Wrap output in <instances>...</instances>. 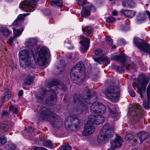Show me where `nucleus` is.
I'll list each match as a JSON object with an SVG mask.
<instances>
[{"instance_id":"nucleus-1","label":"nucleus","mask_w":150,"mask_h":150,"mask_svg":"<svg viewBox=\"0 0 150 150\" xmlns=\"http://www.w3.org/2000/svg\"><path fill=\"white\" fill-rule=\"evenodd\" d=\"M40 117L42 119L50 121L49 118L51 117L54 119V122L52 123L54 127L58 128L59 127V124L62 122L61 118L57 115L53 113L46 107H44L41 108L38 112Z\"/></svg>"},{"instance_id":"nucleus-2","label":"nucleus","mask_w":150,"mask_h":150,"mask_svg":"<svg viewBox=\"0 0 150 150\" xmlns=\"http://www.w3.org/2000/svg\"><path fill=\"white\" fill-rule=\"evenodd\" d=\"M20 64L24 68H27L31 64L34 59L33 54L31 50L20 51L19 53Z\"/></svg>"},{"instance_id":"nucleus-3","label":"nucleus","mask_w":150,"mask_h":150,"mask_svg":"<svg viewBox=\"0 0 150 150\" xmlns=\"http://www.w3.org/2000/svg\"><path fill=\"white\" fill-rule=\"evenodd\" d=\"M83 64L82 62H79L75 66L72 68L70 73L71 78L76 83H81L84 80L85 76L84 74L79 77L78 73H80L83 69Z\"/></svg>"},{"instance_id":"nucleus-4","label":"nucleus","mask_w":150,"mask_h":150,"mask_svg":"<svg viewBox=\"0 0 150 150\" xmlns=\"http://www.w3.org/2000/svg\"><path fill=\"white\" fill-rule=\"evenodd\" d=\"M149 82L148 79L146 78L145 75L141 74L138 79L137 82H134L133 83V87L137 88L141 98H142V93L145 92L146 86Z\"/></svg>"},{"instance_id":"nucleus-5","label":"nucleus","mask_w":150,"mask_h":150,"mask_svg":"<svg viewBox=\"0 0 150 150\" xmlns=\"http://www.w3.org/2000/svg\"><path fill=\"white\" fill-rule=\"evenodd\" d=\"M105 96L113 102H117L120 97V89L117 86H111L105 91Z\"/></svg>"},{"instance_id":"nucleus-6","label":"nucleus","mask_w":150,"mask_h":150,"mask_svg":"<svg viewBox=\"0 0 150 150\" xmlns=\"http://www.w3.org/2000/svg\"><path fill=\"white\" fill-rule=\"evenodd\" d=\"M38 55L36 60V63L40 66H43L46 64L47 58L50 55V52L47 48L42 47L37 52Z\"/></svg>"},{"instance_id":"nucleus-7","label":"nucleus","mask_w":150,"mask_h":150,"mask_svg":"<svg viewBox=\"0 0 150 150\" xmlns=\"http://www.w3.org/2000/svg\"><path fill=\"white\" fill-rule=\"evenodd\" d=\"M105 125H104L98 136L97 141L99 143L104 142L109 138L112 137L114 135V130L112 129H108L106 128Z\"/></svg>"},{"instance_id":"nucleus-8","label":"nucleus","mask_w":150,"mask_h":150,"mask_svg":"<svg viewBox=\"0 0 150 150\" xmlns=\"http://www.w3.org/2000/svg\"><path fill=\"white\" fill-rule=\"evenodd\" d=\"M131 110L132 111L131 114L135 116L134 121V122L137 123H140V120H141L140 117L143 116L145 114V113L142 107L139 104L134 103L133 104Z\"/></svg>"},{"instance_id":"nucleus-9","label":"nucleus","mask_w":150,"mask_h":150,"mask_svg":"<svg viewBox=\"0 0 150 150\" xmlns=\"http://www.w3.org/2000/svg\"><path fill=\"white\" fill-rule=\"evenodd\" d=\"M78 5L80 6H82L86 4L85 6L83 7L81 13L82 17H85L90 15L91 12H94L96 11V8L91 4L86 3V0H77Z\"/></svg>"},{"instance_id":"nucleus-10","label":"nucleus","mask_w":150,"mask_h":150,"mask_svg":"<svg viewBox=\"0 0 150 150\" xmlns=\"http://www.w3.org/2000/svg\"><path fill=\"white\" fill-rule=\"evenodd\" d=\"M38 0H28L22 1L19 5L20 8L25 11H33Z\"/></svg>"},{"instance_id":"nucleus-11","label":"nucleus","mask_w":150,"mask_h":150,"mask_svg":"<svg viewBox=\"0 0 150 150\" xmlns=\"http://www.w3.org/2000/svg\"><path fill=\"white\" fill-rule=\"evenodd\" d=\"M139 38H134L133 42L141 52L150 54V45L148 43L142 42Z\"/></svg>"},{"instance_id":"nucleus-12","label":"nucleus","mask_w":150,"mask_h":150,"mask_svg":"<svg viewBox=\"0 0 150 150\" xmlns=\"http://www.w3.org/2000/svg\"><path fill=\"white\" fill-rule=\"evenodd\" d=\"M112 58L122 64V66H115V69L119 72H123L125 70V63L126 61V59L127 57H126L122 52H120L119 55H113Z\"/></svg>"},{"instance_id":"nucleus-13","label":"nucleus","mask_w":150,"mask_h":150,"mask_svg":"<svg viewBox=\"0 0 150 150\" xmlns=\"http://www.w3.org/2000/svg\"><path fill=\"white\" fill-rule=\"evenodd\" d=\"M65 125L68 127L71 125L77 128L80 125V122L78 117L74 115H72L67 117L65 119L64 122Z\"/></svg>"},{"instance_id":"nucleus-14","label":"nucleus","mask_w":150,"mask_h":150,"mask_svg":"<svg viewBox=\"0 0 150 150\" xmlns=\"http://www.w3.org/2000/svg\"><path fill=\"white\" fill-rule=\"evenodd\" d=\"M93 116H88V120L82 132L83 136H87L92 134L95 130V127L91 122V119L94 118Z\"/></svg>"},{"instance_id":"nucleus-15","label":"nucleus","mask_w":150,"mask_h":150,"mask_svg":"<svg viewBox=\"0 0 150 150\" xmlns=\"http://www.w3.org/2000/svg\"><path fill=\"white\" fill-rule=\"evenodd\" d=\"M47 94H50V96H49L50 97L46 98L47 103H50L51 105H54L56 103L57 101V96L55 94L53 90H51V91H46L43 92L42 95V97H38L37 99H39L40 100H43L45 99V96L46 93Z\"/></svg>"},{"instance_id":"nucleus-16","label":"nucleus","mask_w":150,"mask_h":150,"mask_svg":"<svg viewBox=\"0 0 150 150\" xmlns=\"http://www.w3.org/2000/svg\"><path fill=\"white\" fill-rule=\"evenodd\" d=\"M80 40L82 46L81 47V51L82 53H86L89 46L90 39L85 38L83 35L80 36Z\"/></svg>"},{"instance_id":"nucleus-17","label":"nucleus","mask_w":150,"mask_h":150,"mask_svg":"<svg viewBox=\"0 0 150 150\" xmlns=\"http://www.w3.org/2000/svg\"><path fill=\"white\" fill-rule=\"evenodd\" d=\"M122 142V140L121 137L117 135L115 140L112 141L110 143L111 144V147L115 148L120 146L121 145Z\"/></svg>"},{"instance_id":"nucleus-18","label":"nucleus","mask_w":150,"mask_h":150,"mask_svg":"<svg viewBox=\"0 0 150 150\" xmlns=\"http://www.w3.org/2000/svg\"><path fill=\"white\" fill-rule=\"evenodd\" d=\"M89 116H93L94 118L91 119V122L93 123L96 125H99L103 123L104 120V117L101 115H98L95 116L94 115H90Z\"/></svg>"},{"instance_id":"nucleus-19","label":"nucleus","mask_w":150,"mask_h":150,"mask_svg":"<svg viewBox=\"0 0 150 150\" xmlns=\"http://www.w3.org/2000/svg\"><path fill=\"white\" fill-rule=\"evenodd\" d=\"M137 136L140 141V143L142 144L143 142L148 137V134L147 133L143 131H141L138 132L137 134Z\"/></svg>"},{"instance_id":"nucleus-20","label":"nucleus","mask_w":150,"mask_h":150,"mask_svg":"<svg viewBox=\"0 0 150 150\" xmlns=\"http://www.w3.org/2000/svg\"><path fill=\"white\" fill-rule=\"evenodd\" d=\"M4 95L2 99V102L3 103L7 101L10 98L11 95L10 90L8 88L6 89L5 91Z\"/></svg>"},{"instance_id":"nucleus-21","label":"nucleus","mask_w":150,"mask_h":150,"mask_svg":"<svg viewBox=\"0 0 150 150\" xmlns=\"http://www.w3.org/2000/svg\"><path fill=\"white\" fill-rule=\"evenodd\" d=\"M120 12L126 16L131 18L133 17L135 14L134 11L132 10H122Z\"/></svg>"},{"instance_id":"nucleus-22","label":"nucleus","mask_w":150,"mask_h":150,"mask_svg":"<svg viewBox=\"0 0 150 150\" xmlns=\"http://www.w3.org/2000/svg\"><path fill=\"white\" fill-rule=\"evenodd\" d=\"M29 14L30 13H27L20 14L18 17L17 19L15 20L13 24L16 25H18L21 23V22L24 19V18L26 16L29 15Z\"/></svg>"},{"instance_id":"nucleus-23","label":"nucleus","mask_w":150,"mask_h":150,"mask_svg":"<svg viewBox=\"0 0 150 150\" xmlns=\"http://www.w3.org/2000/svg\"><path fill=\"white\" fill-rule=\"evenodd\" d=\"M13 125H11V122H8L7 124L2 123L1 124L0 128L3 130L7 132L12 129L13 127Z\"/></svg>"},{"instance_id":"nucleus-24","label":"nucleus","mask_w":150,"mask_h":150,"mask_svg":"<svg viewBox=\"0 0 150 150\" xmlns=\"http://www.w3.org/2000/svg\"><path fill=\"white\" fill-rule=\"evenodd\" d=\"M74 106H75L76 105V107H77L78 106L82 107L83 104L81 101L80 96L79 95H75L74 96Z\"/></svg>"},{"instance_id":"nucleus-25","label":"nucleus","mask_w":150,"mask_h":150,"mask_svg":"<svg viewBox=\"0 0 150 150\" xmlns=\"http://www.w3.org/2000/svg\"><path fill=\"white\" fill-rule=\"evenodd\" d=\"M37 40L35 38H30L28 39L26 41L25 45L28 47L32 46L35 45L37 43Z\"/></svg>"},{"instance_id":"nucleus-26","label":"nucleus","mask_w":150,"mask_h":150,"mask_svg":"<svg viewBox=\"0 0 150 150\" xmlns=\"http://www.w3.org/2000/svg\"><path fill=\"white\" fill-rule=\"evenodd\" d=\"M52 6L55 8L61 7L62 5V1L61 0H50Z\"/></svg>"},{"instance_id":"nucleus-27","label":"nucleus","mask_w":150,"mask_h":150,"mask_svg":"<svg viewBox=\"0 0 150 150\" xmlns=\"http://www.w3.org/2000/svg\"><path fill=\"white\" fill-rule=\"evenodd\" d=\"M10 30L5 27L0 28V34H2L5 37H8L10 34Z\"/></svg>"},{"instance_id":"nucleus-28","label":"nucleus","mask_w":150,"mask_h":150,"mask_svg":"<svg viewBox=\"0 0 150 150\" xmlns=\"http://www.w3.org/2000/svg\"><path fill=\"white\" fill-rule=\"evenodd\" d=\"M33 78L32 76H28L25 78V82L23 85L24 87L26 85H31L33 83Z\"/></svg>"},{"instance_id":"nucleus-29","label":"nucleus","mask_w":150,"mask_h":150,"mask_svg":"<svg viewBox=\"0 0 150 150\" xmlns=\"http://www.w3.org/2000/svg\"><path fill=\"white\" fill-rule=\"evenodd\" d=\"M109 112L112 117L114 118V120H117L119 119L118 113L117 111H115L112 110L110 108H109Z\"/></svg>"},{"instance_id":"nucleus-30","label":"nucleus","mask_w":150,"mask_h":150,"mask_svg":"<svg viewBox=\"0 0 150 150\" xmlns=\"http://www.w3.org/2000/svg\"><path fill=\"white\" fill-rule=\"evenodd\" d=\"M109 112L112 117L114 118V120H117L119 119L118 113L117 111H115L112 110L110 108H109Z\"/></svg>"},{"instance_id":"nucleus-31","label":"nucleus","mask_w":150,"mask_h":150,"mask_svg":"<svg viewBox=\"0 0 150 150\" xmlns=\"http://www.w3.org/2000/svg\"><path fill=\"white\" fill-rule=\"evenodd\" d=\"M90 111L92 113H98V103L95 102L91 105Z\"/></svg>"},{"instance_id":"nucleus-32","label":"nucleus","mask_w":150,"mask_h":150,"mask_svg":"<svg viewBox=\"0 0 150 150\" xmlns=\"http://www.w3.org/2000/svg\"><path fill=\"white\" fill-rule=\"evenodd\" d=\"M106 110V108L105 106L101 103H98V113H104Z\"/></svg>"},{"instance_id":"nucleus-33","label":"nucleus","mask_w":150,"mask_h":150,"mask_svg":"<svg viewBox=\"0 0 150 150\" xmlns=\"http://www.w3.org/2000/svg\"><path fill=\"white\" fill-rule=\"evenodd\" d=\"M5 148L8 150H13L16 149V145L12 143H9L6 145Z\"/></svg>"},{"instance_id":"nucleus-34","label":"nucleus","mask_w":150,"mask_h":150,"mask_svg":"<svg viewBox=\"0 0 150 150\" xmlns=\"http://www.w3.org/2000/svg\"><path fill=\"white\" fill-rule=\"evenodd\" d=\"M43 146L47 147L52 148L53 146V144L49 140H47L43 143Z\"/></svg>"},{"instance_id":"nucleus-35","label":"nucleus","mask_w":150,"mask_h":150,"mask_svg":"<svg viewBox=\"0 0 150 150\" xmlns=\"http://www.w3.org/2000/svg\"><path fill=\"white\" fill-rule=\"evenodd\" d=\"M93 30L92 28L90 26H86V28H82V31L86 32L88 34H91Z\"/></svg>"},{"instance_id":"nucleus-36","label":"nucleus","mask_w":150,"mask_h":150,"mask_svg":"<svg viewBox=\"0 0 150 150\" xmlns=\"http://www.w3.org/2000/svg\"><path fill=\"white\" fill-rule=\"evenodd\" d=\"M23 31V30L20 31L18 29H16L14 28H13V33L14 35V36H13V38H15L16 37L18 36L21 35Z\"/></svg>"},{"instance_id":"nucleus-37","label":"nucleus","mask_w":150,"mask_h":150,"mask_svg":"<svg viewBox=\"0 0 150 150\" xmlns=\"http://www.w3.org/2000/svg\"><path fill=\"white\" fill-rule=\"evenodd\" d=\"M9 109L10 112H12L13 113H17L18 112V108L12 105L10 106Z\"/></svg>"},{"instance_id":"nucleus-38","label":"nucleus","mask_w":150,"mask_h":150,"mask_svg":"<svg viewBox=\"0 0 150 150\" xmlns=\"http://www.w3.org/2000/svg\"><path fill=\"white\" fill-rule=\"evenodd\" d=\"M89 93H86L85 95H83L82 97V98L84 101L88 103H90L88 101V100L91 98V96H89Z\"/></svg>"},{"instance_id":"nucleus-39","label":"nucleus","mask_w":150,"mask_h":150,"mask_svg":"<svg viewBox=\"0 0 150 150\" xmlns=\"http://www.w3.org/2000/svg\"><path fill=\"white\" fill-rule=\"evenodd\" d=\"M7 142L6 138L4 136L0 137V146L5 144Z\"/></svg>"},{"instance_id":"nucleus-40","label":"nucleus","mask_w":150,"mask_h":150,"mask_svg":"<svg viewBox=\"0 0 150 150\" xmlns=\"http://www.w3.org/2000/svg\"><path fill=\"white\" fill-rule=\"evenodd\" d=\"M146 94L148 101L150 100V83L148 85L146 90Z\"/></svg>"},{"instance_id":"nucleus-41","label":"nucleus","mask_w":150,"mask_h":150,"mask_svg":"<svg viewBox=\"0 0 150 150\" xmlns=\"http://www.w3.org/2000/svg\"><path fill=\"white\" fill-rule=\"evenodd\" d=\"M71 147L69 144L66 145L62 146L61 149V150H71Z\"/></svg>"},{"instance_id":"nucleus-42","label":"nucleus","mask_w":150,"mask_h":150,"mask_svg":"<svg viewBox=\"0 0 150 150\" xmlns=\"http://www.w3.org/2000/svg\"><path fill=\"white\" fill-rule=\"evenodd\" d=\"M115 18L112 17H108L106 19L107 22L109 23L115 22Z\"/></svg>"},{"instance_id":"nucleus-43","label":"nucleus","mask_w":150,"mask_h":150,"mask_svg":"<svg viewBox=\"0 0 150 150\" xmlns=\"http://www.w3.org/2000/svg\"><path fill=\"white\" fill-rule=\"evenodd\" d=\"M133 138V135L131 134H127L125 137V139L127 141H130Z\"/></svg>"},{"instance_id":"nucleus-44","label":"nucleus","mask_w":150,"mask_h":150,"mask_svg":"<svg viewBox=\"0 0 150 150\" xmlns=\"http://www.w3.org/2000/svg\"><path fill=\"white\" fill-rule=\"evenodd\" d=\"M102 51L100 49H98L95 51V54L97 56H100L101 54Z\"/></svg>"},{"instance_id":"nucleus-45","label":"nucleus","mask_w":150,"mask_h":150,"mask_svg":"<svg viewBox=\"0 0 150 150\" xmlns=\"http://www.w3.org/2000/svg\"><path fill=\"white\" fill-rule=\"evenodd\" d=\"M149 101H148L147 102H144L143 105L144 107L146 109H148L150 108Z\"/></svg>"},{"instance_id":"nucleus-46","label":"nucleus","mask_w":150,"mask_h":150,"mask_svg":"<svg viewBox=\"0 0 150 150\" xmlns=\"http://www.w3.org/2000/svg\"><path fill=\"white\" fill-rule=\"evenodd\" d=\"M9 115V113L8 112L6 111H4L2 113L1 117L5 119L6 118L7 116H8Z\"/></svg>"},{"instance_id":"nucleus-47","label":"nucleus","mask_w":150,"mask_h":150,"mask_svg":"<svg viewBox=\"0 0 150 150\" xmlns=\"http://www.w3.org/2000/svg\"><path fill=\"white\" fill-rule=\"evenodd\" d=\"M106 40L107 43L109 45H111L112 43V40L110 38L107 36L106 37Z\"/></svg>"},{"instance_id":"nucleus-48","label":"nucleus","mask_w":150,"mask_h":150,"mask_svg":"<svg viewBox=\"0 0 150 150\" xmlns=\"http://www.w3.org/2000/svg\"><path fill=\"white\" fill-rule=\"evenodd\" d=\"M128 3V1H125L122 3V5L124 6L125 7H129L130 5H130Z\"/></svg>"},{"instance_id":"nucleus-49","label":"nucleus","mask_w":150,"mask_h":150,"mask_svg":"<svg viewBox=\"0 0 150 150\" xmlns=\"http://www.w3.org/2000/svg\"><path fill=\"white\" fill-rule=\"evenodd\" d=\"M58 84V83H57V81H52L51 83L50 87H53V86H55L56 85H57Z\"/></svg>"},{"instance_id":"nucleus-50","label":"nucleus","mask_w":150,"mask_h":150,"mask_svg":"<svg viewBox=\"0 0 150 150\" xmlns=\"http://www.w3.org/2000/svg\"><path fill=\"white\" fill-rule=\"evenodd\" d=\"M129 93L131 96L132 97H134L135 96V92L132 90H130L129 91Z\"/></svg>"},{"instance_id":"nucleus-51","label":"nucleus","mask_w":150,"mask_h":150,"mask_svg":"<svg viewBox=\"0 0 150 150\" xmlns=\"http://www.w3.org/2000/svg\"><path fill=\"white\" fill-rule=\"evenodd\" d=\"M14 38H13H13L11 37L8 40V43L9 44L11 45H12L13 41V39Z\"/></svg>"},{"instance_id":"nucleus-52","label":"nucleus","mask_w":150,"mask_h":150,"mask_svg":"<svg viewBox=\"0 0 150 150\" xmlns=\"http://www.w3.org/2000/svg\"><path fill=\"white\" fill-rule=\"evenodd\" d=\"M35 150H47L46 148L43 147H38L35 149Z\"/></svg>"},{"instance_id":"nucleus-53","label":"nucleus","mask_w":150,"mask_h":150,"mask_svg":"<svg viewBox=\"0 0 150 150\" xmlns=\"http://www.w3.org/2000/svg\"><path fill=\"white\" fill-rule=\"evenodd\" d=\"M128 3L130 5H130L129 7H131L133 6L134 5V2L132 0H128Z\"/></svg>"},{"instance_id":"nucleus-54","label":"nucleus","mask_w":150,"mask_h":150,"mask_svg":"<svg viewBox=\"0 0 150 150\" xmlns=\"http://www.w3.org/2000/svg\"><path fill=\"white\" fill-rule=\"evenodd\" d=\"M23 95V91L22 90H20L18 93V95L19 96H22Z\"/></svg>"},{"instance_id":"nucleus-55","label":"nucleus","mask_w":150,"mask_h":150,"mask_svg":"<svg viewBox=\"0 0 150 150\" xmlns=\"http://www.w3.org/2000/svg\"><path fill=\"white\" fill-rule=\"evenodd\" d=\"M118 14V12L116 11H113L112 13V14L113 16H116Z\"/></svg>"},{"instance_id":"nucleus-56","label":"nucleus","mask_w":150,"mask_h":150,"mask_svg":"<svg viewBox=\"0 0 150 150\" xmlns=\"http://www.w3.org/2000/svg\"><path fill=\"white\" fill-rule=\"evenodd\" d=\"M28 130L29 132H32L33 131V129L31 127H29Z\"/></svg>"},{"instance_id":"nucleus-57","label":"nucleus","mask_w":150,"mask_h":150,"mask_svg":"<svg viewBox=\"0 0 150 150\" xmlns=\"http://www.w3.org/2000/svg\"><path fill=\"white\" fill-rule=\"evenodd\" d=\"M94 61L96 62L99 63L100 59L99 58H94Z\"/></svg>"},{"instance_id":"nucleus-58","label":"nucleus","mask_w":150,"mask_h":150,"mask_svg":"<svg viewBox=\"0 0 150 150\" xmlns=\"http://www.w3.org/2000/svg\"><path fill=\"white\" fill-rule=\"evenodd\" d=\"M130 67L129 64H128L127 66H126L125 68L127 69H129V67Z\"/></svg>"},{"instance_id":"nucleus-59","label":"nucleus","mask_w":150,"mask_h":150,"mask_svg":"<svg viewBox=\"0 0 150 150\" xmlns=\"http://www.w3.org/2000/svg\"><path fill=\"white\" fill-rule=\"evenodd\" d=\"M63 86H64V87L63 88H62V89L63 90H64V91H65L66 88V86H65V85H63Z\"/></svg>"},{"instance_id":"nucleus-60","label":"nucleus","mask_w":150,"mask_h":150,"mask_svg":"<svg viewBox=\"0 0 150 150\" xmlns=\"http://www.w3.org/2000/svg\"><path fill=\"white\" fill-rule=\"evenodd\" d=\"M68 49H73V46H71V47H69L68 46L67 47Z\"/></svg>"},{"instance_id":"nucleus-61","label":"nucleus","mask_w":150,"mask_h":150,"mask_svg":"<svg viewBox=\"0 0 150 150\" xmlns=\"http://www.w3.org/2000/svg\"><path fill=\"white\" fill-rule=\"evenodd\" d=\"M114 148L113 147H112L111 146V148L108 149V150H113V149Z\"/></svg>"},{"instance_id":"nucleus-62","label":"nucleus","mask_w":150,"mask_h":150,"mask_svg":"<svg viewBox=\"0 0 150 150\" xmlns=\"http://www.w3.org/2000/svg\"><path fill=\"white\" fill-rule=\"evenodd\" d=\"M71 54H70L69 55V56H67V57L69 58L70 59L71 57Z\"/></svg>"},{"instance_id":"nucleus-63","label":"nucleus","mask_w":150,"mask_h":150,"mask_svg":"<svg viewBox=\"0 0 150 150\" xmlns=\"http://www.w3.org/2000/svg\"><path fill=\"white\" fill-rule=\"evenodd\" d=\"M116 47V46L115 45H114L112 47V49H115Z\"/></svg>"},{"instance_id":"nucleus-64","label":"nucleus","mask_w":150,"mask_h":150,"mask_svg":"<svg viewBox=\"0 0 150 150\" xmlns=\"http://www.w3.org/2000/svg\"><path fill=\"white\" fill-rule=\"evenodd\" d=\"M134 142H137V140L136 139H134L133 140Z\"/></svg>"}]
</instances>
